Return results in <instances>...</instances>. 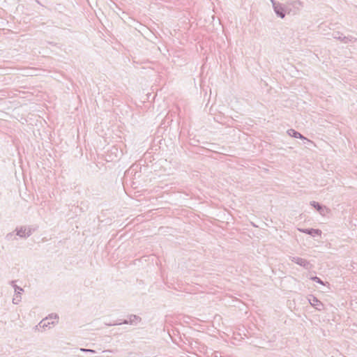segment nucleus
<instances>
[{
	"label": "nucleus",
	"mask_w": 357,
	"mask_h": 357,
	"mask_svg": "<svg viewBox=\"0 0 357 357\" xmlns=\"http://www.w3.org/2000/svg\"><path fill=\"white\" fill-rule=\"evenodd\" d=\"M46 321H47V319L43 320L41 323H43V325L45 326V325H46Z\"/></svg>",
	"instance_id": "1"
},
{
	"label": "nucleus",
	"mask_w": 357,
	"mask_h": 357,
	"mask_svg": "<svg viewBox=\"0 0 357 357\" xmlns=\"http://www.w3.org/2000/svg\"><path fill=\"white\" fill-rule=\"evenodd\" d=\"M281 17H284V15L280 14Z\"/></svg>",
	"instance_id": "2"
}]
</instances>
